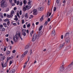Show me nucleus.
Masks as SVG:
<instances>
[{
  "label": "nucleus",
  "mask_w": 73,
  "mask_h": 73,
  "mask_svg": "<svg viewBox=\"0 0 73 73\" xmlns=\"http://www.w3.org/2000/svg\"><path fill=\"white\" fill-rule=\"evenodd\" d=\"M20 37L21 40H23V39L22 38V37H21L20 35V32H18L17 33V32L16 33V34L14 37H13V41L15 42H17V40L19 39V37Z\"/></svg>",
  "instance_id": "f257e3e1"
},
{
  "label": "nucleus",
  "mask_w": 73,
  "mask_h": 73,
  "mask_svg": "<svg viewBox=\"0 0 73 73\" xmlns=\"http://www.w3.org/2000/svg\"><path fill=\"white\" fill-rule=\"evenodd\" d=\"M28 0L29 1L28 2V5H26L25 7V5H24L23 7V10L24 12H25V11H26L28 10V9H29L31 8V5L32 4H30V3H32V1H30L31 0Z\"/></svg>",
  "instance_id": "f03ea898"
},
{
  "label": "nucleus",
  "mask_w": 73,
  "mask_h": 73,
  "mask_svg": "<svg viewBox=\"0 0 73 73\" xmlns=\"http://www.w3.org/2000/svg\"><path fill=\"white\" fill-rule=\"evenodd\" d=\"M36 38H37V35H36V34H34L32 38V41H33H33H35V40H36Z\"/></svg>",
  "instance_id": "7ed1b4c3"
},
{
  "label": "nucleus",
  "mask_w": 73,
  "mask_h": 73,
  "mask_svg": "<svg viewBox=\"0 0 73 73\" xmlns=\"http://www.w3.org/2000/svg\"><path fill=\"white\" fill-rule=\"evenodd\" d=\"M62 64V66L60 67V71H61L62 72H63V71H64L65 69L64 67L63 66L64 65V63H63Z\"/></svg>",
  "instance_id": "20e7f679"
},
{
  "label": "nucleus",
  "mask_w": 73,
  "mask_h": 73,
  "mask_svg": "<svg viewBox=\"0 0 73 73\" xmlns=\"http://www.w3.org/2000/svg\"><path fill=\"white\" fill-rule=\"evenodd\" d=\"M65 40L66 44H69V42H70V38H66Z\"/></svg>",
  "instance_id": "39448f33"
},
{
  "label": "nucleus",
  "mask_w": 73,
  "mask_h": 73,
  "mask_svg": "<svg viewBox=\"0 0 73 73\" xmlns=\"http://www.w3.org/2000/svg\"><path fill=\"white\" fill-rule=\"evenodd\" d=\"M28 51L27 50L26 51H25L22 55V58H23V57H24L26 55H27V54L28 53Z\"/></svg>",
  "instance_id": "423d86ee"
},
{
  "label": "nucleus",
  "mask_w": 73,
  "mask_h": 73,
  "mask_svg": "<svg viewBox=\"0 0 73 73\" xmlns=\"http://www.w3.org/2000/svg\"><path fill=\"white\" fill-rule=\"evenodd\" d=\"M42 33V31L40 32V31H39V33L37 35V37H40Z\"/></svg>",
  "instance_id": "0eeeda50"
},
{
  "label": "nucleus",
  "mask_w": 73,
  "mask_h": 73,
  "mask_svg": "<svg viewBox=\"0 0 73 73\" xmlns=\"http://www.w3.org/2000/svg\"><path fill=\"white\" fill-rule=\"evenodd\" d=\"M55 35H56L55 30L53 31L51 35L53 37H54L55 36Z\"/></svg>",
  "instance_id": "6e6552de"
},
{
  "label": "nucleus",
  "mask_w": 73,
  "mask_h": 73,
  "mask_svg": "<svg viewBox=\"0 0 73 73\" xmlns=\"http://www.w3.org/2000/svg\"><path fill=\"white\" fill-rule=\"evenodd\" d=\"M1 7H2V8H5V7H7L8 5L7 4H1Z\"/></svg>",
  "instance_id": "1a4fd4ad"
},
{
  "label": "nucleus",
  "mask_w": 73,
  "mask_h": 73,
  "mask_svg": "<svg viewBox=\"0 0 73 73\" xmlns=\"http://www.w3.org/2000/svg\"><path fill=\"white\" fill-rule=\"evenodd\" d=\"M73 66V62H71L68 66V68H71Z\"/></svg>",
  "instance_id": "9d476101"
},
{
  "label": "nucleus",
  "mask_w": 73,
  "mask_h": 73,
  "mask_svg": "<svg viewBox=\"0 0 73 73\" xmlns=\"http://www.w3.org/2000/svg\"><path fill=\"white\" fill-rule=\"evenodd\" d=\"M64 45L65 42H64V43L60 45V46L59 48V49H61L62 47H63V46H64Z\"/></svg>",
  "instance_id": "9b49d317"
},
{
  "label": "nucleus",
  "mask_w": 73,
  "mask_h": 73,
  "mask_svg": "<svg viewBox=\"0 0 73 73\" xmlns=\"http://www.w3.org/2000/svg\"><path fill=\"white\" fill-rule=\"evenodd\" d=\"M33 14L34 15H36L37 13V10L35 9L33 10Z\"/></svg>",
  "instance_id": "f8f14e48"
},
{
  "label": "nucleus",
  "mask_w": 73,
  "mask_h": 73,
  "mask_svg": "<svg viewBox=\"0 0 73 73\" xmlns=\"http://www.w3.org/2000/svg\"><path fill=\"white\" fill-rule=\"evenodd\" d=\"M13 14H11L10 15H7V17L8 18H10L12 17H13Z\"/></svg>",
  "instance_id": "ddd939ff"
},
{
  "label": "nucleus",
  "mask_w": 73,
  "mask_h": 73,
  "mask_svg": "<svg viewBox=\"0 0 73 73\" xmlns=\"http://www.w3.org/2000/svg\"><path fill=\"white\" fill-rule=\"evenodd\" d=\"M69 33L68 32L64 36V37H69Z\"/></svg>",
  "instance_id": "4468645a"
},
{
  "label": "nucleus",
  "mask_w": 73,
  "mask_h": 73,
  "mask_svg": "<svg viewBox=\"0 0 73 73\" xmlns=\"http://www.w3.org/2000/svg\"><path fill=\"white\" fill-rule=\"evenodd\" d=\"M38 10L40 11H42V10H43V7H39L38 8Z\"/></svg>",
  "instance_id": "2eb2a0df"
},
{
  "label": "nucleus",
  "mask_w": 73,
  "mask_h": 73,
  "mask_svg": "<svg viewBox=\"0 0 73 73\" xmlns=\"http://www.w3.org/2000/svg\"><path fill=\"white\" fill-rule=\"evenodd\" d=\"M5 58V56H4L1 58L0 60H1V61H3V60H4Z\"/></svg>",
  "instance_id": "dca6fc26"
},
{
  "label": "nucleus",
  "mask_w": 73,
  "mask_h": 73,
  "mask_svg": "<svg viewBox=\"0 0 73 73\" xmlns=\"http://www.w3.org/2000/svg\"><path fill=\"white\" fill-rule=\"evenodd\" d=\"M5 3V0H3L1 1V4H4Z\"/></svg>",
  "instance_id": "f3484780"
},
{
  "label": "nucleus",
  "mask_w": 73,
  "mask_h": 73,
  "mask_svg": "<svg viewBox=\"0 0 73 73\" xmlns=\"http://www.w3.org/2000/svg\"><path fill=\"white\" fill-rule=\"evenodd\" d=\"M25 17L27 18V19H28V13H26L25 14Z\"/></svg>",
  "instance_id": "a211bd4d"
},
{
  "label": "nucleus",
  "mask_w": 73,
  "mask_h": 73,
  "mask_svg": "<svg viewBox=\"0 0 73 73\" xmlns=\"http://www.w3.org/2000/svg\"><path fill=\"white\" fill-rule=\"evenodd\" d=\"M43 26L42 25H41V26H40V27L39 28V31H40L41 29H42V28Z\"/></svg>",
  "instance_id": "6ab92c4d"
},
{
  "label": "nucleus",
  "mask_w": 73,
  "mask_h": 73,
  "mask_svg": "<svg viewBox=\"0 0 73 73\" xmlns=\"http://www.w3.org/2000/svg\"><path fill=\"white\" fill-rule=\"evenodd\" d=\"M0 31H2V32H3V31H5V29L4 27L0 29Z\"/></svg>",
  "instance_id": "aec40b11"
},
{
  "label": "nucleus",
  "mask_w": 73,
  "mask_h": 73,
  "mask_svg": "<svg viewBox=\"0 0 73 73\" xmlns=\"http://www.w3.org/2000/svg\"><path fill=\"white\" fill-rule=\"evenodd\" d=\"M43 19H44V16H42V17H41V18L40 19V21H42Z\"/></svg>",
  "instance_id": "412c9836"
},
{
  "label": "nucleus",
  "mask_w": 73,
  "mask_h": 73,
  "mask_svg": "<svg viewBox=\"0 0 73 73\" xmlns=\"http://www.w3.org/2000/svg\"><path fill=\"white\" fill-rule=\"evenodd\" d=\"M51 13H49V15H48V14H47V15H46V17H49V16H50V15H51Z\"/></svg>",
  "instance_id": "4be33fe9"
},
{
  "label": "nucleus",
  "mask_w": 73,
  "mask_h": 73,
  "mask_svg": "<svg viewBox=\"0 0 73 73\" xmlns=\"http://www.w3.org/2000/svg\"><path fill=\"white\" fill-rule=\"evenodd\" d=\"M3 25H4L5 27V28H6V27H7V24H6V23H4L3 24Z\"/></svg>",
  "instance_id": "5701e85b"
},
{
  "label": "nucleus",
  "mask_w": 73,
  "mask_h": 73,
  "mask_svg": "<svg viewBox=\"0 0 73 73\" xmlns=\"http://www.w3.org/2000/svg\"><path fill=\"white\" fill-rule=\"evenodd\" d=\"M28 47H29V45H26L25 47V49H28Z\"/></svg>",
  "instance_id": "b1692460"
},
{
  "label": "nucleus",
  "mask_w": 73,
  "mask_h": 73,
  "mask_svg": "<svg viewBox=\"0 0 73 73\" xmlns=\"http://www.w3.org/2000/svg\"><path fill=\"white\" fill-rule=\"evenodd\" d=\"M6 53L7 54H9L10 53V52L9 51H7Z\"/></svg>",
  "instance_id": "393cba45"
},
{
  "label": "nucleus",
  "mask_w": 73,
  "mask_h": 73,
  "mask_svg": "<svg viewBox=\"0 0 73 73\" xmlns=\"http://www.w3.org/2000/svg\"><path fill=\"white\" fill-rule=\"evenodd\" d=\"M26 32V30L25 29H23L22 30V32L23 33H25Z\"/></svg>",
  "instance_id": "a878e982"
},
{
  "label": "nucleus",
  "mask_w": 73,
  "mask_h": 73,
  "mask_svg": "<svg viewBox=\"0 0 73 73\" xmlns=\"http://www.w3.org/2000/svg\"><path fill=\"white\" fill-rule=\"evenodd\" d=\"M22 35H23L24 36H25L26 35V33H23Z\"/></svg>",
  "instance_id": "bb28decb"
},
{
  "label": "nucleus",
  "mask_w": 73,
  "mask_h": 73,
  "mask_svg": "<svg viewBox=\"0 0 73 73\" xmlns=\"http://www.w3.org/2000/svg\"><path fill=\"white\" fill-rule=\"evenodd\" d=\"M0 16H1V17L2 19L3 18V14H1Z\"/></svg>",
  "instance_id": "cd10ccee"
},
{
  "label": "nucleus",
  "mask_w": 73,
  "mask_h": 73,
  "mask_svg": "<svg viewBox=\"0 0 73 73\" xmlns=\"http://www.w3.org/2000/svg\"><path fill=\"white\" fill-rule=\"evenodd\" d=\"M56 7H54L53 8V11L54 12H55V11H56Z\"/></svg>",
  "instance_id": "c85d7f7f"
},
{
  "label": "nucleus",
  "mask_w": 73,
  "mask_h": 73,
  "mask_svg": "<svg viewBox=\"0 0 73 73\" xmlns=\"http://www.w3.org/2000/svg\"><path fill=\"white\" fill-rule=\"evenodd\" d=\"M7 62H6L4 65V67H6L7 66Z\"/></svg>",
  "instance_id": "c756f323"
},
{
  "label": "nucleus",
  "mask_w": 73,
  "mask_h": 73,
  "mask_svg": "<svg viewBox=\"0 0 73 73\" xmlns=\"http://www.w3.org/2000/svg\"><path fill=\"white\" fill-rule=\"evenodd\" d=\"M56 2L57 4H58V3H59V2H60V0H56Z\"/></svg>",
  "instance_id": "7c9ffc66"
},
{
  "label": "nucleus",
  "mask_w": 73,
  "mask_h": 73,
  "mask_svg": "<svg viewBox=\"0 0 73 73\" xmlns=\"http://www.w3.org/2000/svg\"><path fill=\"white\" fill-rule=\"evenodd\" d=\"M23 3L24 4H26V1L25 0H24L23 1Z\"/></svg>",
  "instance_id": "2f4dec72"
},
{
  "label": "nucleus",
  "mask_w": 73,
  "mask_h": 73,
  "mask_svg": "<svg viewBox=\"0 0 73 73\" xmlns=\"http://www.w3.org/2000/svg\"><path fill=\"white\" fill-rule=\"evenodd\" d=\"M15 12V11H12L11 13V15H13V14Z\"/></svg>",
  "instance_id": "473e14b6"
},
{
  "label": "nucleus",
  "mask_w": 73,
  "mask_h": 73,
  "mask_svg": "<svg viewBox=\"0 0 73 73\" xmlns=\"http://www.w3.org/2000/svg\"><path fill=\"white\" fill-rule=\"evenodd\" d=\"M23 4V2L21 1L20 2L19 5H22Z\"/></svg>",
  "instance_id": "72a5a7b5"
},
{
  "label": "nucleus",
  "mask_w": 73,
  "mask_h": 73,
  "mask_svg": "<svg viewBox=\"0 0 73 73\" xmlns=\"http://www.w3.org/2000/svg\"><path fill=\"white\" fill-rule=\"evenodd\" d=\"M19 4H20V2L19 1H17V5H19Z\"/></svg>",
  "instance_id": "f704fd0d"
},
{
  "label": "nucleus",
  "mask_w": 73,
  "mask_h": 73,
  "mask_svg": "<svg viewBox=\"0 0 73 73\" xmlns=\"http://www.w3.org/2000/svg\"><path fill=\"white\" fill-rule=\"evenodd\" d=\"M21 12H22V11H19V15H21L22 13H21Z\"/></svg>",
  "instance_id": "c9c22d12"
},
{
  "label": "nucleus",
  "mask_w": 73,
  "mask_h": 73,
  "mask_svg": "<svg viewBox=\"0 0 73 73\" xmlns=\"http://www.w3.org/2000/svg\"><path fill=\"white\" fill-rule=\"evenodd\" d=\"M24 20L23 19L22 21V23L24 24Z\"/></svg>",
  "instance_id": "e433bc0d"
},
{
  "label": "nucleus",
  "mask_w": 73,
  "mask_h": 73,
  "mask_svg": "<svg viewBox=\"0 0 73 73\" xmlns=\"http://www.w3.org/2000/svg\"><path fill=\"white\" fill-rule=\"evenodd\" d=\"M14 20H16V21H17V20H18V18H15L14 19Z\"/></svg>",
  "instance_id": "4c0bfd02"
},
{
  "label": "nucleus",
  "mask_w": 73,
  "mask_h": 73,
  "mask_svg": "<svg viewBox=\"0 0 73 73\" xmlns=\"http://www.w3.org/2000/svg\"><path fill=\"white\" fill-rule=\"evenodd\" d=\"M9 21V19H6L5 20H4V21L5 22L7 21Z\"/></svg>",
  "instance_id": "58836bf2"
},
{
  "label": "nucleus",
  "mask_w": 73,
  "mask_h": 73,
  "mask_svg": "<svg viewBox=\"0 0 73 73\" xmlns=\"http://www.w3.org/2000/svg\"><path fill=\"white\" fill-rule=\"evenodd\" d=\"M31 26V25L30 24H29L27 25V28H29V27Z\"/></svg>",
  "instance_id": "ea45409f"
},
{
  "label": "nucleus",
  "mask_w": 73,
  "mask_h": 73,
  "mask_svg": "<svg viewBox=\"0 0 73 73\" xmlns=\"http://www.w3.org/2000/svg\"><path fill=\"white\" fill-rule=\"evenodd\" d=\"M48 24V22H47V21H46L45 23H44V25H47Z\"/></svg>",
  "instance_id": "a19ab883"
},
{
  "label": "nucleus",
  "mask_w": 73,
  "mask_h": 73,
  "mask_svg": "<svg viewBox=\"0 0 73 73\" xmlns=\"http://www.w3.org/2000/svg\"><path fill=\"white\" fill-rule=\"evenodd\" d=\"M12 52L13 53H15L16 52V50H14Z\"/></svg>",
  "instance_id": "79ce46f5"
},
{
  "label": "nucleus",
  "mask_w": 73,
  "mask_h": 73,
  "mask_svg": "<svg viewBox=\"0 0 73 73\" xmlns=\"http://www.w3.org/2000/svg\"><path fill=\"white\" fill-rule=\"evenodd\" d=\"M9 58H10V60L12 59V58H13V56H11L10 57H9Z\"/></svg>",
  "instance_id": "37998d69"
},
{
  "label": "nucleus",
  "mask_w": 73,
  "mask_h": 73,
  "mask_svg": "<svg viewBox=\"0 0 73 73\" xmlns=\"http://www.w3.org/2000/svg\"><path fill=\"white\" fill-rule=\"evenodd\" d=\"M12 60H10L9 62V64L10 65L12 64Z\"/></svg>",
  "instance_id": "c03bdc74"
},
{
  "label": "nucleus",
  "mask_w": 73,
  "mask_h": 73,
  "mask_svg": "<svg viewBox=\"0 0 73 73\" xmlns=\"http://www.w3.org/2000/svg\"><path fill=\"white\" fill-rule=\"evenodd\" d=\"M9 11V8H7L6 9V12H8V11Z\"/></svg>",
  "instance_id": "a18cd8bd"
},
{
  "label": "nucleus",
  "mask_w": 73,
  "mask_h": 73,
  "mask_svg": "<svg viewBox=\"0 0 73 73\" xmlns=\"http://www.w3.org/2000/svg\"><path fill=\"white\" fill-rule=\"evenodd\" d=\"M9 60H10V59L9 58H8L7 59V62H8V61H9Z\"/></svg>",
  "instance_id": "49530a36"
},
{
  "label": "nucleus",
  "mask_w": 73,
  "mask_h": 73,
  "mask_svg": "<svg viewBox=\"0 0 73 73\" xmlns=\"http://www.w3.org/2000/svg\"><path fill=\"white\" fill-rule=\"evenodd\" d=\"M9 21H8L7 23V25H8V26H9Z\"/></svg>",
  "instance_id": "de8ad7c7"
},
{
  "label": "nucleus",
  "mask_w": 73,
  "mask_h": 73,
  "mask_svg": "<svg viewBox=\"0 0 73 73\" xmlns=\"http://www.w3.org/2000/svg\"><path fill=\"white\" fill-rule=\"evenodd\" d=\"M58 6H61V4H60V3H58Z\"/></svg>",
  "instance_id": "09e8293b"
},
{
  "label": "nucleus",
  "mask_w": 73,
  "mask_h": 73,
  "mask_svg": "<svg viewBox=\"0 0 73 73\" xmlns=\"http://www.w3.org/2000/svg\"><path fill=\"white\" fill-rule=\"evenodd\" d=\"M50 18H48V19L47 20V21H50Z\"/></svg>",
  "instance_id": "8fccbe9b"
},
{
  "label": "nucleus",
  "mask_w": 73,
  "mask_h": 73,
  "mask_svg": "<svg viewBox=\"0 0 73 73\" xmlns=\"http://www.w3.org/2000/svg\"><path fill=\"white\" fill-rule=\"evenodd\" d=\"M16 9H17V8H16V7H14V11H16Z\"/></svg>",
  "instance_id": "3c124183"
},
{
  "label": "nucleus",
  "mask_w": 73,
  "mask_h": 73,
  "mask_svg": "<svg viewBox=\"0 0 73 73\" xmlns=\"http://www.w3.org/2000/svg\"><path fill=\"white\" fill-rule=\"evenodd\" d=\"M11 43L12 44H13V42L12 40L11 41Z\"/></svg>",
  "instance_id": "603ef678"
},
{
  "label": "nucleus",
  "mask_w": 73,
  "mask_h": 73,
  "mask_svg": "<svg viewBox=\"0 0 73 73\" xmlns=\"http://www.w3.org/2000/svg\"><path fill=\"white\" fill-rule=\"evenodd\" d=\"M3 68H4V65L3 64V63H2L1 64Z\"/></svg>",
  "instance_id": "864d4df0"
},
{
  "label": "nucleus",
  "mask_w": 73,
  "mask_h": 73,
  "mask_svg": "<svg viewBox=\"0 0 73 73\" xmlns=\"http://www.w3.org/2000/svg\"><path fill=\"white\" fill-rule=\"evenodd\" d=\"M14 1L15 3H17V1H16V0H14Z\"/></svg>",
  "instance_id": "5fc2aeb1"
},
{
  "label": "nucleus",
  "mask_w": 73,
  "mask_h": 73,
  "mask_svg": "<svg viewBox=\"0 0 73 73\" xmlns=\"http://www.w3.org/2000/svg\"><path fill=\"white\" fill-rule=\"evenodd\" d=\"M50 2H48V5H50Z\"/></svg>",
  "instance_id": "6e6d98bb"
},
{
  "label": "nucleus",
  "mask_w": 73,
  "mask_h": 73,
  "mask_svg": "<svg viewBox=\"0 0 73 73\" xmlns=\"http://www.w3.org/2000/svg\"><path fill=\"white\" fill-rule=\"evenodd\" d=\"M3 50L4 52H5L6 50V48H4L3 49Z\"/></svg>",
  "instance_id": "4d7b16f0"
},
{
  "label": "nucleus",
  "mask_w": 73,
  "mask_h": 73,
  "mask_svg": "<svg viewBox=\"0 0 73 73\" xmlns=\"http://www.w3.org/2000/svg\"><path fill=\"white\" fill-rule=\"evenodd\" d=\"M7 16V14H5V13L4 14V16L5 17V16Z\"/></svg>",
  "instance_id": "13d9d810"
},
{
  "label": "nucleus",
  "mask_w": 73,
  "mask_h": 73,
  "mask_svg": "<svg viewBox=\"0 0 73 73\" xmlns=\"http://www.w3.org/2000/svg\"><path fill=\"white\" fill-rule=\"evenodd\" d=\"M52 25L50 26V27H49V29H51V27H52Z\"/></svg>",
  "instance_id": "bf43d9fd"
},
{
  "label": "nucleus",
  "mask_w": 73,
  "mask_h": 73,
  "mask_svg": "<svg viewBox=\"0 0 73 73\" xmlns=\"http://www.w3.org/2000/svg\"><path fill=\"white\" fill-rule=\"evenodd\" d=\"M66 2V1L64 0L63 1V3L64 4Z\"/></svg>",
  "instance_id": "052dcab7"
},
{
  "label": "nucleus",
  "mask_w": 73,
  "mask_h": 73,
  "mask_svg": "<svg viewBox=\"0 0 73 73\" xmlns=\"http://www.w3.org/2000/svg\"><path fill=\"white\" fill-rule=\"evenodd\" d=\"M6 40H7V42H8V40H9V39H8V38H7L6 39Z\"/></svg>",
  "instance_id": "680f3d73"
},
{
  "label": "nucleus",
  "mask_w": 73,
  "mask_h": 73,
  "mask_svg": "<svg viewBox=\"0 0 73 73\" xmlns=\"http://www.w3.org/2000/svg\"><path fill=\"white\" fill-rule=\"evenodd\" d=\"M61 37L62 39H63V35H61Z\"/></svg>",
  "instance_id": "e2e57ef3"
},
{
  "label": "nucleus",
  "mask_w": 73,
  "mask_h": 73,
  "mask_svg": "<svg viewBox=\"0 0 73 73\" xmlns=\"http://www.w3.org/2000/svg\"><path fill=\"white\" fill-rule=\"evenodd\" d=\"M23 27L24 28H25V25H23Z\"/></svg>",
  "instance_id": "0e129e2a"
},
{
  "label": "nucleus",
  "mask_w": 73,
  "mask_h": 73,
  "mask_svg": "<svg viewBox=\"0 0 73 73\" xmlns=\"http://www.w3.org/2000/svg\"><path fill=\"white\" fill-rule=\"evenodd\" d=\"M3 27V25H1L0 26V28H2V27Z\"/></svg>",
  "instance_id": "69168bd1"
},
{
  "label": "nucleus",
  "mask_w": 73,
  "mask_h": 73,
  "mask_svg": "<svg viewBox=\"0 0 73 73\" xmlns=\"http://www.w3.org/2000/svg\"><path fill=\"white\" fill-rule=\"evenodd\" d=\"M38 23H39L38 22H37L36 23V25H38Z\"/></svg>",
  "instance_id": "338daca9"
},
{
  "label": "nucleus",
  "mask_w": 73,
  "mask_h": 73,
  "mask_svg": "<svg viewBox=\"0 0 73 73\" xmlns=\"http://www.w3.org/2000/svg\"><path fill=\"white\" fill-rule=\"evenodd\" d=\"M46 50V49H45L43 50V52H45Z\"/></svg>",
  "instance_id": "774afa93"
}]
</instances>
